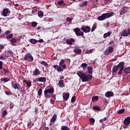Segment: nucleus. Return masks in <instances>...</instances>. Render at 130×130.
Returning a JSON list of instances; mask_svg holds the SVG:
<instances>
[{"label":"nucleus","instance_id":"864d4df0","mask_svg":"<svg viewBox=\"0 0 130 130\" xmlns=\"http://www.w3.org/2000/svg\"><path fill=\"white\" fill-rule=\"evenodd\" d=\"M3 62L2 61H0V70H2L3 69Z\"/></svg>","mask_w":130,"mask_h":130},{"label":"nucleus","instance_id":"f704fd0d","mask_svg":"<svg viewBox=\"0 0 130 130\" xmlns=\"http://www.w3.org/2000/svg\"><path fill=\"white\" fill-rule=\"evenodd\" d=\"M99 98L98 96H94L92 98V101H98Z\"/></svg>","mask_w":130,"mask_h":130},{"label":"nucleus","instance_id":"bf43d9fd","mask_svg":"<svg viewBox=\"0 0 130 130\" xmlns=\"http://www.w3.org/2000/svg\"><path fill=\"white\" fill-rule=\"evenodd\" d=\"M61 68H62V69H66V68H67V65L66 64H63V65L61 66Z\"/></svg>","mask_w":130,"mask_h":130},{"label":"nucleus","instance_id":"680f3d73","mask_svg":"<svg viewBox=\"0 0 130 130\" xmlns=\"http://www.w3.org/2000/svg\"><path fill=\"white\" fill-rule=\"evenodd\" d=\"M10 33H11V31H10V30H7V31H6L5 34L6 35H9Z\"/></svg>","mask_w":130,"mask_h":130},{"label":"nucleus","instance_id":"79ce46f5","mask_svg":"<svg viewBox=\"0 0 130 130\" xmlns=\"http://www.w3.org/2000/svg\"><path fill=\"white\" fill-rule=\"evenodd\" d=\"M31 26L32 27H34L35 28V27L37 26V22L33 21L32 22H31Z\"/></svg>","mask_w":130,"mask_h":130},{"label":"nucleus","instance_id":"4be33fe9","mask_svg":"<svg viewBox=\"0 0 130 130\" xmlns=\"http://www.w3.org/2000/svg\"><path fill=\"white\" fill-rule=\"evenodd\" d=\"M58 85L60 88H64V82H63V80H60L58 83Z\"/></svg>","mask_w":130,"mask_h":130},{"label":"nucleus","instance_id":"f03ea898","mask_svg":"<svg viewBox=\"0 0 130 130\" xmlns=\"http://www.w3.org/2000/svg\"><path fill=\"white\" fill-rule=\"evenodd\" d=\"M113 16H114V12H111L110 13H106L103 14L102 15L98 16L97 19L99 21H104L106 19H109V18H111Z\"/></svg>","mask_w":130,"mask_h":130},{"label":"nucleus","instance_id":"412c9836","mask_svg":"<svg viewBox=\"0 0 130 130\" xmlns=\"http://www.w3.org/2000/svg\"><path fill=\"white\" fill-rule=\"evenodd\" d=\"M33 75L34 76H39L40 75V71L38 70V69L36 68L35 70V71L33 72Z\"/></svg>","mask_w":130,"mask_h":130},{"label":"nucleus","instance_id":"4468645a","mask_svg":"<svg viewBox=\"0 0 130 130\" xmlns=\"http://www.w3.org/2000/svg\"><path fill=\"white\" fill-rule=\"evenodd\" d=\"M74 52L75 53H76V54H81V53H82V49L76 47L74 49Z\"/></svg>","mask_w":130,"mask_h":130},{"label":"nucleus","instance_id":"052dcab7","mask_svg":"<svg viewBox=\"0 0 130 130\" xmlns=\"http://www.w3.org/2000/svg\"><path fill=\"white\" fill-rule=\"evenodd\" d=\"M0 59L2 60H5V59H6V58L3 57V56H0Z\"/></svg>","mask_w":130,"mask_h":130},{"label":"nucleus","instance_id":"423d86ee","mask_svg":"<svg viewBox=\"0 0 130 130\" xmlns=\"http://www.w3.org/2000/svg\"><path fill=\"white\" fill-rule=\"evenodd\" d=\"M113 47L112 46H110L108 49H106L104 52V54L105 55H109V54H111L113 52Z\"/></svg>","mask_w":130,"mask_h":130},{"label":"nucleus","instance_id":"7c9ffc66","mask_svg":"<svg viewBox=\"0 0 130 130\" xmlns=\"http://www.w3.org/2000/svg\"><path fill=\"white\" fill-rule=\"evenodd\" d=\"M14 35L12 34H11L10 35H6V38L7 39H12L13 38Z\"/></svg>","mask_w":130,"mask_h":130},{"label":"nucleus","instance_id":"09e8293b","mask_svg":"<svg viewBox=\"0 0 130 130\" xmlns=\"http://www.w3.org/2000/svg\"><path fill=\"white\" fill-rule=\"evenodd\" d=\"M124 69H120L119 72H118V75H121L122 74V72H123V70Z\"/></svg>","mask_w":130,"mask_h":130},{"label":"nucleus","instance_id":"5fc2aeb1","mask_svg":"<svg viewBox=\"0 0 130 130\" xmlns=\"http://www.w3.org/2000/svg\"><path fill=\"white\" fill-rule=\"evenodd\" d=\"M7 52L8 53H10V54H13V51H12V50H8Z\"/></svg>","mask_w":130,"mask_h":130},{"label":"nucleus","instance_id":"58836bf2","mask_svg":"<svg viewBox=\"0 0 130 130\" xmlns=\"http://www.w3.org/2000/svg\"><path fill=\"white\" fill-rule=\"evenodd\" d=\"M125 9L124 8H122L121 12H120V16H122L123 14H125Z\"/></svg>","mask_w":130,"mask_h":130},{"label":"nucleus","instance_id":"c85d7f7f","mask_svg":"<svg viewBox=\"0 0 130 130\" xmlns=\"http://www.w3.org/2000/svg\"><path fill=\"white\" fill-rule=\"evenodd\" d=\"M87 71L88 74H92L93 73V68L92 67H88L87 69Z\"/></svg>","mask_w":130,"mask_h":130},{"label":"nucleus","instance_id":"e2e57ef3","mask_svg":"<svg viewBox=\"0 0 130 130\" xmlns=\"http://www.w3.org/2000/svg\"><path fill=\"white\" fill-rule=\"evenodd\" d=\"M21 38L19 37L16 39V42L18 41V42H20L21 41Z\"/></svg>","mask_w":130,"mask_h":130},{"label":"nucleus","instance_id":"49530a36","mask_svg":"<svg viewBox=\"0 0 130 130\" xmlns=\"http://www.w3.org/2000/svg\"><path fill=\"white\" fill-rule=\"evenodd\" d=\"M64 60L62 59L60 62L59 63V66H60V67H61V66H62L63 64H64Z\"/></svg>","mask_w":130,"mask_h":130},{"label":"nucleus","instance_id":"c03bdc74","mask_svg":"<svg viewBox=\"0 0 130 130\" xmlns=\"http://www.w3.org/2000/svg\"><path fill=\"white\" fill-rule=\"evenodd\" d=\"M93 109H94V110H97L98 111H100V107L98 106H94L93 107Z\"/></svg>","mask_w":130,"mask_h":130},{"label":"nucleus","instance_id":"13d9d810","mask_svg":"<svg viewBox=\"0 0 130 130\" xmlns=\"http://www.w3.org/2000/svg\"><path fill=\"white\" fill-rule=\"evenodd\" d=\"M31 124H32V122H31V121H30V122H29L27 123V127H29V126H31Z\"/></svg>","mask_w":130,"mask_h":130},{"label":"nucleus","instance_id":"393cba45","mask_svg":"<svg viewBox=\"0 0 130 130\" xmlns=\"http://www.w3.org/2000/svg\"><path fill=\"white\" fill-rule=\"evenodd\" d=\"M118 70H119V68H118V66H117V65L114 66L112 69V73H116V72H117Z\"/></svg>","mask_w":130,"mask_h":130},{"label":"nucleus","instance_id":"4c0bfd02","mask_svg":"<svg viewBox=\"0 0 130 130\" xmlns=\"http://www.w3.org/2000/svg\"><path fill=\"white\" fill-rule=\"evenodd\" d=\"M42 94V88H40L38 91V96H41Z\"/></svg>","mask_w":130,"mask_h":130},{"label":"nucleus","instance_id":"9d476101","mask_svg":"<svg viewBox=\"0 0 130 130\" xmlns=\"http://www.w3.org/2000/svg\"><path fill=\"white\" fill-rule=\"evenodd\" d=\"M130 123V117H127V118H125L123 121V124L125 125V126H128Z\"/></svg>","mask_w":130,"mask_h":130},{"label":"nucleus","instance_id":"5701e85b","mask_svg":"<svg viewBox=\"0 0 130 130\" xmlns=\"http://www.w3.org/2000/svg\"><path fill=\"white\" fill-rule=\"evenodd\" d=\"M123 73L125 74H130V67L124 69Z\"/></svg>","mask_w":130,"mask_h":130},{"label":"nucleus","instance_id":"cd10ccee","mask_svg":"<svg viewBox=\"0 0 130 130\" xmlns=\"http://www.w3.org/2000/svg\"><path fill=\"white\" fill-rule=\"evenodd\" d=\"M29 42H30V43H31L32 44H36V43L37 42H38V41H37V40H36L35 39H31L29 41Z\"/></svg>","mask_w":130,"mask_h":130},{"label":"nucleus","instance_id":"774afa93","mask_svg":"<svg viewBox=\"0 0 130 130\" xmlns=\"http://www.w3.org/2000/svg\"><path fill=\"white\" fill-rule=\"evenodd\" d=\"M48 129H49V128L48 127H45V130H48Z\"/></svg>","mask_w":130,"mask_h":130},{"label":"nucleus","instance_id":"6e6d98bb","mask_svg":"<svg viewBox=\"0 0 130 130\" xmlns=\"http://www.w3.org/2000/svg\"><path fill=\"white\" fill-rule=\"evenodd\" d=\"M8 113V112H7L6 110H4L3 113V115L4 116H6V115Z\"/></svg>","mask_w":130,"mask_h":130},{"label":"nucleus","instance_id":"6e6552de","mask_svg":"<svg viewBox=\"0 0 130 130\" xmlns=\"http://www.w3.org/2000/svg\"><path fill=\"white\" fill-rule=\"evenodd\" d=\"M82 31L83 32H84V33H89L91 31V27H90L89 26H82L81 28Z\"/></svg>","mask_w":130,"mask_h":130},{"label":"nucleus","instance_id":"473e14b6","mask_svg":"<svg viewBox=\"0 0 130 130\" xmlns=\"http://www.w3.org/2000/svg\"><path fill=\"white\" fill-rule=\"evenodd\" d=\"M87 66H88V64H87L86 63H83L81 65V67L83 68V70H85V69H86V68H87Z\"/></svg>","mask_w":130,"mask_h":130},{"label":"nucleus","instance_id":"c9c22d12","mask_svg":"<svg viewBox=\"0 0 130 130\" xmlns=\"http://www.w3.org/2000/svg\"><path fill=\"white\" fill-rule=\"evenodd\" d=\"M11 43L14 44V43H17V40L15 38H12L10 41Z\"/></svg>","mask_w":130,"mask_h":130},{"label":"nucleus","instance_id":"0e129e2a","mask_svg":"<svg viewBox=\"0 0 130 130\" xmlns=\"http://www.w3.org/2000/svg\"><path fill=\"white\" fill-rule=\"evenodd\" d=\"M38 42H40V43H42V42H43V39H40L38 40Z\"/></svg>","mask_w":130,"mask_h":130},{"label":"nucleus","instance_id":"ea45409f","mask_svg":"<svg viewBox=\"0 0 130 130\" xmlns=\"http://www.w3.org/2000/svg\"><path fill=\"white\" fill-rule=\"evenodd\" d=\"M41 64H43L45 67H48V64L47 62H45V61H42L41 62Z\"/></svg>","mask_w":130,"mask_h":130},{"label":"nucleus","instance_id":"de8ad7c7","mask_svg":"<svg viewBox=\"0 0 130 130\" xmlns=\"http://www.w3.org/2000/svg\"><path fill=\"white\" fill-rule=\"evenodd\" d=\"M77 99L76 96H73L71 99V102H75Z\"/></svg>","mask_w":130,"mask_h":130},{"label":"nucleus","instance_id":"2eb2a0df","mask_svg":"<svg viewBox=\"0 0 130 130\" xmlns=\"http://www.w3.org/2000/svg\"><path fill=\"white\" fill-rule=\"evenodd\" d=\"M117 67L120 68V69H124V66H125V63L123 61L120 62L118 65H117Z\"/></svg>","mask_w":130,"mask_h":130},{"label":"nucleus","instance_id":"f3484780","mask_svg":"<svg viewBox=\"0 0 130 130\" xmlns=\"http://www.w3.org/2000/svg\"><path fill=\"white\" fill-rule=\"evenodd\" d=\"M37 81H38V82H42L43 83H45L46 82V78L40 77L39 78H37Z\"/></svg>","mask_w":130,"mask_h":130},{"label":"nucleus","instance_id":"dca6fc26","mask_svg":"<svg viewBox=\"0 0 130 130\" xmlns=\"http://www.w3.org/2000/svg\"><path fill=\"white\" fill-rule=\"evenodd\" d=\"M53 68L54 69L56 70L57 72H61V71H62V69L61 68V67H59L58 64L54 65Z\"/></svg>","mask_w":130,"mask_h":130},{"label":"nucleus","instance_id":"603ef678","mask_svg":"<svg viewBox=\"0 0 130 130\" xmlns=\"http://www.w3.org/2000/svg\"><path fill=\"white\" fill-rule=\"evenodd\" d=\"M66 20H67V22H72V18H71L70 17H67Z\"/></svg>","mask_w":130,"mask_h":130},{"label":"nucleus","instance_id":"e433bc0d","mask_svg":"<svg viewBox=\"0 0 130 130\" xmlns=\"http://www.w3.org/2000/svg\"><path fill=\"white\" fill-rule=\"evenodd\" d=\"M125 110L124 109H120L117 112V113L118 114H121V113H123V112H124Z\"/></svg>","mask_w":130,"mask_h":130},{"label":"nucleus","instance_id":"3c124183","mask_svg":"<svg viewBox=\"0 0 130 130\" xmlns=\"http://www.w3.org/2000/svg\"><path fill=\"white\" fill-rule=\"evenodd\" d=\"M15 106V105L13 103H11L10 104V109H13V108Z\"/></svg>","mask_w":130,"mask_h":130},{"label":"nucleus","instance_id":"7ed1b4c3","mask_svg":"<svg viewBox=\"0 0 130 130\" xmlns=\"http://www.w3.org/2000/svg\"><path fill=\"white\" fill-rule=\"evenodd\" d=\"M54 92V89L53 88L45 89L44 92V96L47 99H48L53 95Z\"/></svg>","mask_w":130,"mask_h":130},{"label":"nucleus","instance_id":"ddd939ff","mask_svg":"<svg viewBox=\"0 0 130 130\" xmlns=\"http://www.w3.org/2000/svg\"><path fill=\"white\" fill-rule=\"evenodd\" d=\"M2 70H3L2 71V74H3V75H4V76L8 75V74H10V70H7L5 68H3Z\"/></svg>","mask_w":130,"mask_h":130},{"label":"nucleus","instance_id":"b1692460","mask_svg":"<svg viewBox=\"0 0 130 130\" xmlns=\"http://www.w3.org/2000/svg\"><path fill=\"white\" fill-rule=\"evenodd\" d=\"M112 34V31H108L107 33H105L104 34V38H107V37H110V35H111Z\"/></svg>","mask_w":130,"mask_h":130},{"label":"nucleus","instance_id":"2f4dec72","mask_svg":"<svg viewBox=\"0 0 130 130\" xmlns=\"http://www.w3.org/2000/svg\"><path fill=\"white\" fill-rule=\"evenodd\" d=\"M43 12H42V11H39L38 12V15L39 16V17H43Z\"/></svg>","mask_w":130,"mask_h":130},{"label":"nucleus","instance_id":"bb28decb","mask_svg":"<svg viewBox=\"0 0 130 130\" xmlns=\"http://www.w3.org/2000/svg\"><path fill=\"white\" fill-rule=\"evenodd\" d=\"M57 5L61 7L62 6H66V3L63 0L59 1L57 2Z\"/></svg>","mask_w":130,"mask_h":130},{"label":"nucleus","instance_id":"6ab92c4d","mask_svg":"<svg viewBox=\"0 0 130 130\" xmlns=\"http://www.w3.org/2000/svg\"><path fill=\"white\" fill-rule=\"evenodd\" d=\"M113 95H114L113 94V92L111 91H108L105 93V96L107 98H109V97H112V96H113Z\"/></svg>","mask_w":130,"mask_h":130},{"label":"nucleus","instance_id":"aec40b11","mask_svg":"<svg viewBox=\"0 0 130 130\" xmlns=\"http://www.w3.org/2000/svg\"><path fill=\"white\" fill-rule=\"evenodd\" d=\"M23 83H25L26 84V85H27V87H28V88H30V87H31V86H32V82L31 81H28L27 80H23Z\"/></svg>","mask_w":130,"mask_h":130},{"label":"nucleus","instance_id":"4d7b16f0","mask_svg":"<svg viewBox=\"0 0 130 130\" xmlns=\"http://www.w3.org/2000/svg\"><path fill=\"white\" fill-rule=\"evenodd\" d=\"M5 93L6 94V95H11V91H7L5 92Z\"/></svg>","mask_w":130,"mask_h":130},{"label":"nucleus","instance_id":"a211bd4d","mask_svg":"<svg viewBox=\"0 0 130 130\" xmlns=\"http://www.w3.org/2000/svg\"><path fill=\"white\" fill-rule=\"evenodd\" d=\"M57 117V116L56 115V114H54L50 120V122L51 123H53L55 122Z\"/></svg>","mask_w":130,"mask_h":130},{"label":"nucleus","instance_id":"c756f323","mask_svg":"<svg viewBox=\"0 0 130 130\" xmlns=\"http://www.w3.org/2000/svg\"><path fill=\"white\" fill-rule=\"evenodd\" d=\"M87 5H88V2L87 1H84V2L79 5V7H81V8H83V7H85Z\"/></svg>","mask_w":130,"mask_h":130},{"label":"nucleus","instance_id":"1a4fd4ad","mask_svg":"<svg viewBox=\"0 0 130 130\" xmlns=\"http://www.w3.org/2000/svg\"><path fill=\"white\" fill-rule=\"evenodd\" d=\"M8 14H11V11L8 8L4 9L3 11V16H4V17H7Z\"/></svg>","mask_w":130,"mask_h":130},{"label":"nucleus","instance_id":"9b49d317","mask_svg":"<svg viewBox=\"0 0 130 130\" xmlns=\"http://www.w3.org/2000/svg\"><path fill=\"white\" fill-rule=\"evenodd\" d=\"M75 41H76L75 40V39L73 38H70L66 40V43H67V44H69V45H73V43H75Z\"/></svg>","mask_w":130,"mask_h":130},{"label":"nucleus","instance_id":"a19ab883","mask_svg":"<svg viewBox=\"0 0 130 130\" xmlns=\"http://www.w3.org/2000/svg\"><path fill=\"white\" fill-rule=\"evenodd\" d=\"M96 26H97L96 25V23H94L93 26L91 28V32H94V31H95V29H96Z\"/></svg>","mask_w":130,"mask_h":130},{"label":"nucleus","instance_id":"0eeeda50","mask_svg":"<svg viewBox=\"0 0 130 130\" xmlns=\"http://www.w3.org/2000/svg\"><path fill=\"white\" fill-rule=\"evenodd\" d=\"M24 60H28L29 61H33L34 58L32 56V54L30 53L26 54L25 56L24 57Z\"/></svg>","mask_w":130,"mask_h":130},{"label":"nucleus","instance_id":"8fccbe9b","mask_svg":"<svg viewBox=\"0 0 130 130\" xmlns=\"http://www.w3.org/2000/svg\"><path fill=\"white\" fill-rule=\"evenodd\" d=\"M112 0H104V3L105 4H110Z\"/></svg>","mask_w":130,"mask_h":130},{"label":"nucleus","instance_id":"a878e982","mask_svg":"<svg viewBox=\"0 0 130 130\" xmlns=\"http://www.w3.org/2000/svg\"><path fill=\"white\" fill-rule=\"evenodd\" d=\"M13 88L14 89H17V90H20V88H21V85H20V84L16 82L14 85Z\"/></svg>","mask_w":130,"mask_h":130},{"label":"nucleus","instance_id":"a18cd8bd","mask_svg":"<svg viewBox=\"0 0 130 130\" xmlns=\"http://www.w3.org/2000/svg\"><path fill=\"white\" fill-rule=\"evenodd\" d=\"M89 121H90V123H94L95 119L93 118H90L89 119Z\"/></svg>","mask_w":130,"mask_h":130},{"label":"nucleus","instance_id":"39448f33","mask_svg":"<svg viewBox=\"0 0 130 130\" xmlns=\"http://www.w3.org/2000/svg\"><path fill=\"white\" fill-rule=\"evenodd\" d=\"M128 35H130V27L128 28L127 30H123L120 33V36L122 37H127Z\"/></svg>","mask_w":130,"mask_h":130},{"label":"nucleus","instance_id":"37998d69","mask_svg":"<svg viewBox=\"0 0 130 130\" xmlns=\"http://www.w3.org/2000/svg\"><path fill=\"white\" fill-rule=\"evenodd\" d=\"M1 81H4L5 83H7V82H9L10 81V78H5L4 79H2Z\"/></svg>","mask_w":130,"mask_h":130},{"label":"nucleus","instance_id":"f257e3e1","mask_svg":"<svg viewBox=\"0 0 130 130\" xmlns=\"http://www.w3.org/2000/svg\"><path fill=\"white\" fill-rule=\"evenodd\" d=\"M78 76L82 79V82H90L92 81V76L90 75H86L81 71L77 73Z\"/></svg>","mask_w":130,"mask_h":130},{"label":"nucleus","instance_id":"20e7f679","mask_svg":"<svg viewBox=\"0 0 130 130\" xmlns=\"http://www.w3.org/2000/svg\"><path fill=\"white\" fill-rule=\"evenodd\" d=\"M76 35L77 36H81L83 39H85V36H84V32H83L82 30H81V29L79 27H76L74 30Z\"/></svg>","mask_w":130,"mask_h":130},{"label":"nucleus","instance_id":"f8f14e48","mask_svg":"<svg viewBox=\"0 0 130 130\" xmlns=\"http://www.w3.org/2000/svg\"><path fill=\"white\" fill-rule=\"evenodd\" d=\"M70 97V93H63V98L64 101H68V99H69Z\"/></svg>","mask_w":130,"mask_h":130},{"label":"nucleus","instance_id":"72a5a7b5","mask_svg":"<svg viewBox=\"0 0 130 130\" xmlns=\"http://www.w3.org/2000/svg\"><path fill=\"white\" fill-rule=\"evenodd\" d=\"M61 130H70V128H69V127L67 126L63 125L61 127Z\"/></svg>","mask_w":130,"mask_h":130},{"label":"nucleus","instance_id":"338daca9","mask_svg":"<svg viewBox=\"0 0 130 130\" xmlns=\"http://www.w3.org/2000/svg\"><path fill=\"white\" fill-rule=\"evenodd\" d=\"M5 48V46L2 45L0 46V49H4Z\"/></svg>","mask_w":130,"mask_h":130},{"label":"nucleus","instance_id":"69168bd1","mask_svg":"<svg viewBox=\"0 0 130 130\" xmlns=\"http://www.w3.org/2000/svg\"><path fill=\"white\" fill-rule=\"evenodd\" d=\"M35 113H36V114H37L38 113V109L37 108L35 109Z\"/></svg>","mask_w":130,"mask_h":130}]
</instances>
